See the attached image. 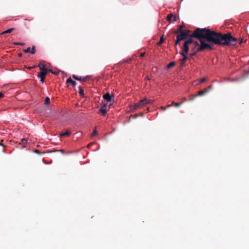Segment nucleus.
Segmentation results:
<instances>
[{
	"label": "nucleus",
	"mask_w": 249,
	"mask_h": 249,
	"mask_svg": "<svg viewBox=\"0 0 249 249\" xmlns=\"http://www.w3.org/2000/svg\"><path fill=\"white\" fill-rule=\"evenodd\" d=\"M206 80V78H205V77L202 78L200 79L199 83H202L205 82Z\"/></svg>",
	"instance_id": "c756f323"
},
{
	"label": "nucleus",
	"mask_w": 249,
	"mask_h": 249,
	"mask_svg": "<svg viewBox=\"0 0 249 249\" xmlns=\"http://www.w3.org/2000/svg\"><path fill=\"white\" fill-rule=\"evenodd\" d=\"M174 17V15L173 14H170L167 16V20L169 21H171L172 18Z\"/></svg>",
	"instance_id": "4be33fe9"
},
{
	"label": "nucleus",
	"mask_w": 249,
	"mask_h": 249,
	"mask_svg": "<svg viewBox=\"0 0 249 249\" xmlns=\"http://www.w3.org/2000/svg\"><path fill=\"white\" fill-rule=\"evenodd\" d=\"M183 27V25H178V26L177 30L175 31V33L177 34H179V33H181L184 32V31H182Z\"/></svg>",
	"instance_id": "1a4fd4ad"
},
{
	"label": "nucleus",
	"mask_w": 249,
	"mask_h": 249,
	"mask_svg": "<svg viewBox=\"0 0 249 249\" xmlns=\"http://www.w3.org/2000/svg\"><path fill=\"white\" fill-rule=\"evenodd\" d=\"M97 134V130H94L93 131L92 134L91 135V137H92L94 136L95 135H96Z\"/></svg>",
	"instance_id": "c85d7f7f"
},
{
	"label": "nucleus",
	"mask_w": 249,
	"mask_h": 249,
	"mask_svg": "<svg viewBox=\"0 0 249 249\" xmlns=\"http://www.w3.org/2000/svg\"><path fill=\"white\" fill-rule=\"evenodd\" d=\"M0 145L2 146V147H3L2 151L4 152V145L2 143H0Z\"/></svg>",
	"instance_id": "4c0bfd02"
},
{
	"label": "nucleus",
	"mask_w": 249,
	"mask_h": 249,
	"mask_svg": "<svg viewBox=\"0 0 249 249\" xmlns=\"http://www.w3.org/2000/svg\"><path fill=\"white\" fill-rule=\"evenodd\" d=\"M145 55V53H142L141 54V57H143Z\"/></svg>",
	"instance_id": "79ce46f5"
},
{
	"label": "nucleus",
	"mask_w": 249,
	"mask_h": 249,
	"mask_svg": "<svg viewBox=\"0 0 249 249\" xmlns=\"http://www.w3.org/2000/svg\"><path fill=\"white\" fill-rule=\"evenodd\" d=\"M72 77L78 81H82V82H85L87 80V79L89 78L88 76L86 77H78L76 75H73Z\"/></svg>",
	"instance_id": "20e7f679"
},
{
	"label": "nucleus",
	"mask_w": 249,
	"mask_h": 249,
	"mask_svg": "<svg viewBox=\"0 0 249 249\" xmlns=\"http://www.w3.org/2000/svg\"><path fill=\"white\" fill-rule=\"evenodd\" d=\"M192 36L197 38L199 42L193 38L186 40L182 48L185 53H188L189 48L191 51L195 52L213 50V46L212 45V43L222 46L235 45L236 40L230 34H223L206 28H197L193 33Z\"/></svg>",
	"instance_id": "f257e3e1"
},
{
	"label": "nucleus",
	"mask_w": 249,
	"mask_h": 249,
	"mask_svg": "<svg viewBox=\"0 0 249 249\" xmlns=\"http://www.w3.org/2000/svg\"><path fill=\"white\" fill-rule=\"evenodd\" d=\"M71 132L70 131H66L65 132L62 133L60 134V137L69 136L71 135Z\"/></svg>",
	"instance_id": "4468645a"
},
{
	"label": "nucleus",
	"mask_w": 249,
	"mask_h": 249,
	"mask_svg": "<svg viewBox=\"0 0 249 249\" xmlns=\"http://www.w3.org/2000/svg\"><path fill=\"white\" fill-rule=\"evenodd\" d=\"M184 33L187 35V38L188 37H190V38H194V37L192 36L193 35V33L191 34V31L190 30H187L185 31H184Z\"/></svg>",
	"instance_id": "ddd939ff"
},
{
	"label": "nucleus",
	"mask_w": 249,
	"mask_h": 249,
	"mask_svg": "<svg viewBox=\"0 0 249 249\" xmlns=\"http://www.w3.org/2000/svg\"><path fill=\"white\" fill-rule=\"evenodd\" d=\"M153 102H154V101H153V100H148V99H147V104H152L153 103Z\"/></svg>",
	"instance_id": "473e14b6"
},
{
	"label": "nucleus",
	"mask_w": 249,
	"mask_h": 249,
	"mask_svg": "<svg viewBox=\"0 0 249 249\" xmlns=\"http://www.w3.org/2000/svg\"><path fill=\"white\" fill-rule=\"evenodd\" d=\"M141 107V106L140 103L139 102V103L135 104L134 105V107H133L134 108L133 109H137V108H138L139 107Z\"/></svg>",
	"instance_id": "5701e85b"
},
{
	"label": "nucleus",
	"mask_w": 249,
	"mask_h": 249,
	"mask_svg": "<svg viewBox=\"0 0 249 249\" xmlns=\"http://www.w3.org/2000/svg\"><path fill=\"white\" fill-rule=\"evenodd\" d=\"M93 144V143H90L88 144V147H89L91 145H92Z\"/></svg>",
	"instance_id": "c03bdc74"
},
{
	"label": "nucleus",
	"mask_w": 249,
	"mask_h": 249,
	"mask_svg": "<svg viewBox=\"0 0 249 249\" xmlns=\"http://www.w3.org/2000/svg\"><path fill=\"white\" fill-rule=\"evenodd\" d=\"M178 34V35L177 36V38L179 39L180 41L187 39V35L184 34V32L179 33Z\"/></svg>",
	"instance_id": "39448f33"
},
{
	"label": "nucleus",
	"mask_w": 249,
	"mask_h": 249,
	"mask_svg": "<svg viewBox=\"0 0 249 249\" xmlns=\"http://www.w3.org/2000/svg\"><path fill=\"white\" fill-rule=\"evenodd\" d=\"M57 151H60L62 153H65V151L64 150H62V149H60V150H57Z\"/></svg>",
	"instance_id": "a19ab883"
},
{
	"label": "nucleus",
	"mask_w": 249,
	"mask_h": 249,
	"mask_svg": "<svg viewBox=\"0 0 249 249\" xmlns=\"http://www.w3.org/2000/svg\"><path fill=\"white\" fill-rule=\"evenodd\" d=\"M180 42V41L179 40V39H178V38H177V39L175 41V45H177L178 44H179V43Z\"/></svg>",
	"instance_id": "2f4dec72"
},
{
	"label": "nucleus",
	"mask_w": 249,
	"mask_h": 249,
	"mask_svg": "<svg viewBox=\"0 0 249 249\" xmlns=\"http://www.w3.org/2000/svg\"><path fill=\"white\" fill-rule=\"evenodd\" d=\"M161 109L162 110L165 111L167 107H161Z\"/></svg>",
	"instance_id": "c9c22d12"
},
{
	"label": "nucleus",
	"mask_w": 249,
	"mask_h": 249,
	"mask_svg": "<svg viewBox=\"0 0 249 249\" xmlns=\"http://www.w3.org/2000/svg\"><path fill=\"white\" fill-rule=\"evenodd\" d=\"M79 93L82 96H84V89L81 87H79Z\"/></svg>",
	"instance_id": "aec40b11"
},
{
	"label": "nucleus",
	"mask_w": 249,
	"mask_h": 249,
	"mask_svg": "<svg viewBox=\"0 0 249 249\" xmlns=\"http://www.w3.org/2000/svg\"><path fill=\"white\" fill-rule=\"evenodd\" d=\"M36 53V47L35 46H33L32 50H31L30 53L34 54Z\"/></svg>",
	"instance_id": "a878e982"
},
{
	"label": "nucleus",
	"mask_w": 249,
	"mask_h": 249,
	"mask_svg": "<svg viewBox=\"0 0 249 249\" xmlns=\"http://www.w3.org/2000/svg\"><path fill=\"white\" fill-rule=\"evenodd\" d=\"M227 34H230V35H231V36L233 38H234L236 39V44H235V45H229V46H235V45H236L238 43V44H241V43L243 42V39H242V38H241V39H240V40H238L236 38H235V37H233V36H232V35H231V33H227Z\"/></svg>",
	"instance_id": "f8f14e48"
},
{
	"label": "nucleus",
	"mask_w": 249,
	"mask_h": 249,
	"mask_svg": "<svg viewBox=\"0 0 249 249\" xmlns=\"http://www.w3.org/2000/svg\"><path fill=\"white\" fill-rule=\"evenodd\" d=\"M21 55H22V54H21V53L18 54V55H19V56H21Z\"/></svg>",
	"instance_id": "8fccbe9b"
},
{
	"label": "nucleus",
	"mask_w": 249,
	"mask_h": 249,
	"mask_svg": "<svg viewBox=\"0 0 249 249\" xmlns=\"http://www.w3.org/2000/svg\"><path fill=\"white\" fill-rule=\"evenodd\" d=\"M198 96V95H197V94H195V95H191L190 96V98H189V100L190 101H193L194 100L196 97Z\"/></svg>",
	"instance_id": "b1692460"
},
{
	"label": "nucleus",
	"mask_w": 249,
	"mask_h": 249,
	"mask_svg": "<svg viewBox=\"0 0 249 249\" xmlns=\"http://www.w3.org/2000/svg\"><path fill=\"white\" fill-rule=\"evenodd\" d=\"M53 72V74H57L56 71H55V72Z\"/></svg>",
	"instance_id": "de8ad7c7"
},
{
	"label": "nucleus",
	"mask_w": 249,
	"mask_h": 249,
	"mask_svg": "<svg viewBox=\"0 0 249 249\" xmlns=\"http://www.w3.org/2000/svg\"><path fill=\"white\" fill-rule=\"evenodd\" d=\"M67 83H71L73 86V87H75L76 85V82L72 80L71 77H69L67 80Z\"/></svg>",
	"instance_id": "9b49d317"
},
{
	"label": "nucleus",
	"mask_w": 249,
	"mask_h": 249,
	"mask_svg": "<svg viewBox=\"0 0 249 249\" xmlns=\"http://www.w3.org/2000/svg\"><path fill=\"white\" fill-rule=\"evenodd\" d=\"M129 61H130V59H129V60H127L126 61V62H128Z\"/></svg>",
	"instance_id": "3c124183"
},
{
	"label": "nucleus",
	"mask_w": 249,
	"mask_h": 249,
	"mask_svg": "<svg viewBox=\"0 0 249 249\" xmlns=\"http://www.w3.org/2000/svg\"><path fill=\"white\" fill-rule=\"evenodd\" d=\"M15 30V28H10V29H9L4 32H3L1 34H8V33H11L12 31H13L14 30Z\"/></svg>",
	"instance_id": "f3484780"
},
{
	"label": "nucleus",
	"mask_w": 249,
	"mask_h": 249,
	"mask_svg": "<svg viewBox=\"0 0 249 249\" xmlns=\"http://www.w3.org/2000/svg\"><path fill=\"white\" fill-rule=\"evenodd\" d=\"M212 85H210L208 86V88H205L203 90H199L198 92L197 95H198V96H203L205 95L206 93H207L210 90L212 89Z\"/></svg>",
	"instance_id": "f03ea898"
},
{
	"label": "nucleus",
	"mask_w": 249,
	"mask_h": 249,
	"mask_svg": "<svg viewBox=\"0 0 249 249\" xmlns=\"http://www.w3.org/2000/svg\"><path fill=\"white\" fill-rule=\"evenodd\" d=\"M23 52L25 53H30V52H31V49H30V48H27L26 49H24L23 50Z\"/></svg>",
	"instance_id": "cd10ccee"
},
{
	"label": "nucleus",
	"mask_w": 249,
	"mask_h": 249,
	"mask_svg": "<svg viewBox=\"0 0 249 249\" xmlns=\"http://www.w3.org/2000/svg\"><path fill=\"white\" fill-rule=\"evenodd\" d=\"M14 44L16 45H21V46H23V45H24V43H18V42H15V43H14Z\"/></svg>",
	"instance_id": "7c9ffc66"
},
{
	"label": "nucleus",
	"mask_w": 249,
	"mask_h": 249,
	"mask_svg": "<svg viewBox=\"0 0 249 249\" xmlns=\"http://www.w3.org/2000/svg\"><path fill=\"white\" fill-rule=\"evenodd\" d=\"M53 72V74H57L56 71H55V72Z\"/></svg>",
	"instance_id": "09e8293b"
},
{
	"label": "nucleus",
	"mask_w": 249,
	"mask_h": 249,
	"mask_svg": "<svg viewBox=\"0 0 249 249\" xmlns=\"http://www.w3.org/2000/svg\"><path fill=\"white\" fill-rule=\"evenodd\" d=\"M38 67L39 68L40 70L42 71H48L47 69L46 68V65L43 63H40L39 65H38Z\"/></svg>",
	"instance_id": "9d476101"
},
{
	"label": "nucleus",
	"mask_w": 249,
	"mask_h": 249,
	"mask_svg": "<svg viewBox=\"0 0 249 249\" xmlns=\"http://www.w3.org/2000/svg\"><path fill=\"white\" fill-rule=\"evenodd\" d=\"M192 52H193L192 53H190L189 54V55L191 57L195 56L196 55L197 53L198 52H195V51H192Z\"/></svg>",
	"instance_id": "bb28decb"
},
{
	"label": "nucleus",
	"mask_w": 249,
	"mask_h": 249,
	"mask_svg": "<svg viewBox=\"0 0 249 249\" xmlns=\"http://www.w3.org/2000/svg\"><path fill=\"white\" fill-rule=\"evenodd\" d=\"M113 96H111L109 93H107L103 95V98L107 101L108 102L112 101V99L113 98Z\"/></svg>",
	"instance_id": "423d86ee"
},
{
	"label": "nucleus",
	"mask_w": 249,
	"mask_h": 249,
	"mask_svg": "<svg viewBox=\"0 0 249 249\" xmlns=\"http://www.w3.org/2000/svg\"><path fill=\"white\" fill-rule=\"evenodd\" d=\"M3 97H4L3 94L1 92H0V99L2 98Z\"/></svg>",
	"instance_id": "58836bf2"
},
{
	"label": "nucleus",
	"mask_w": 249,
	"mask_h": 249,
	"mask_svg": "<svg viewBox=\"0 0 249 249\" xmlns=\"http://www.w3.org/2000/svg\"><path fill=\"white\" fill-rule=\"evenodd\" d=\"M146 78L147 80H150V78L148 77H146Z\"/></svg>",
	"instance_id": "49530a36"
},
{
	"label": "nucleus",
	"mask_w": 249,
	"mask_h": 249,
	"mask_svg": "<svg viewBox=\"0 0 249 249\" xmlns=\"http://www.w3.org/2000/svg\"><path fill=\"white\" fill-rule=\"evenodd\" d=\"M172 106V104H171V105H168L166 107H167V108H168V107H171Z\"/></svg>",
	"instance_id": "37998d69"
},
{
	"label": "nucleus",
	"mask_w": 249,
	"mask_h": 249,
	"mask_svg": "<svg viewBox=\"0 0 249 249\" xmlns=\"http://www.w3.org/2000/svg\"><path fill=\"white\" fill-rule=\"evenodd\" d=\"M186 53L185 52L183 51V50H182V51L180 53V54L183 56V58L180 59V65L181 66H183L188 59L187 56L186 55Z\"/></svg>",
	"instance_id": "7ed1b4c3"
},
{
	"label": "nucleus",
	"mask_w": 249,
	"mask_h": 249,
	"mask_svg": "<svg viewBox=\"0 0 249 249\" xmlns=\"http://www.w3.org/2000/svg\"><path fill=\"white\" fill-rule=\"evenodd\" d=\"M164 41V38L163 37V36H162L160 38V41L157 43V45L158 46H160V45L162 44V43Z\"/></svg>",
	"instance_id": "a211bd4d"
},
{
	"label": "nucleus",
	"mask_w": 249,
	"mask_h": 249,
	"mask_svg": "<svg viewBox=\"0 0 249 249\" xmlns=\"http://www.w3.org/2000/svg\"><path fill=\"white\" fill-rule=\"evenodd\" d=\"M182 104V102L176 103L174 101L172 102V106H174L176 107H179Z\"/></svg>",
	"instance_id": "412c9836"
},
{
	"label": "nucleus",
	"mask_w": 249,
	"mask_h": 249,
	"mask_svg": "<svg viewBox=\"0 0 249 249\" xmlns=\"http://www.w3.org/2000/svg\"><path fill=\"white\" fill-rule=\"evenodd\" d=\"M21 143H19V144H22V147H25L27 143V140L26 139H22L21 140Z\"/></svg>",
	"instance_id": "dca6fc26"
},
{
	"label": "nucleus",
	"mask_w": 249,
	"mask_h": 249,
	"mask_svg": "<svg viewBox=\"0 0 249 249\" xmlns=\"http://www.w3.org/2000/svg\"><path fill=\"white\" fill-rule=\"evenodd\" d=\"M157 68L156 67L153 68V69H152L153 71H157Z\"/></svg>",
	"instance_id": "ea45409f"
},
{
	"label": "nucleus",
	"mask_w": 249,
	"mask_h": 249,
	"mask_svg": "<svg viewBox=\"0 0 249 249\" xmlns=\"http://www.w3.org/2000/svg\"><path fill=\"white\" fill-rule=\"evenodd\" d=\"M48 71H41L40 72H38L37 73V77H45L46 74H47Z\"/></svg>",
	"instance_id": "6e6552de"
},
{
	"label": "nucleus",
	"mask_w": 249,
	"mask_h": 249,
	"mask_svg": "<svg viewBox=\"0 0 249 249\" xmlns=\"http://www.w3.org/2000/svg\"><path fill=\"white\" fill-rule=\"evenodd\" d=\"M107 105L104 104L101 107V108L99 109V111L102 113V115L103 116H105L107 114Z\"/></svg>",
	"instance_id": "0eeeda50"
},
{
	"label": "nucleus",
	"mask_w": 249,
	"mask_h": 249,
	"mask_svg": "<svg viewBox=\"0 0 249 249\" xmlns=\"http://www.w3.org/2000/svg\"><path fill=\"white\" fill-rule=\"evenodd\" d=\"M187 101V99L186 98H183L182 99V101L181 102H182V103L184 102H186Z\"/></svg>",
	"instance_id": "e433bc0d"
},
{
	"label": "nucleus",
	"mask_w": 249,
	"mask_h": 249,
	"mask_svg": "<svg viewBox=\"0 0 249 249\" xmlns=\"http://www.w3.org/2000/svg\"><path fill=\"white\" fill-rule=\"evenodd\" d=\"M175 62L173 61V62H171L170 63H169L167 65V69H170L171 68V67L174 66L175 65Z\"/></svg>",
	"instance_id": "6ab92c4d"
},
{
	"label": "nucleus",
	"mask_w": 249,
	"mask_h": 249,
	"mask_svg": "<svg viewBox=\"0 0 249 249\" xmlns=\"http://www.w3.org/2000/svg\"><path fill=\"white\" fill-rule=\"evenodd\" d=\"M147 99H146V98L141 100V101L140 102V103L141 106V107H143V106H144L146 104H147Z\"/></svg>",
	"instance_id": "2eb2a0df"
},
{
	"label": "nucleus",
	"mask_w": 249,
	"mask_h": 249,
	"mask_svg": "<svg viewBox=\"0 0 249 249\" xmlns=\"http://www.w3.org/2000/svg\"><path fill=\"white\" fill-rule=\"evenodd\" d=\"M50 98L48 97H46L45 99V101H44V104L46 105H48L50 104Z\"/></svg>",
	"instance_id": "393cba45"
},
{
	"label": "nucleus",
	"mask_w": 249,
	"mask_h": 249,
	"mask_svg": "<svg viewBox=\"0 0 249 249\" xmlns=\"http://www.w3.org/2000/svg\"><path fill=\"white\" fill-rule=\"evenodd\" d=\"M34 152L37 154H40L41 152L38 150H35Z\"/></svg>",
	"instance_id": "f704fd0d"
},
{
	"label": "nucleus",
	"mask_w": 249,
	"mask_h": 249,
	"mask_svg": "<svg viewBox=\"0 0 249 249\" xmlns=\"http://www.w3.org/2000/svg\"><path fill=\"white\" fill-rule=\"evenodd\" d=\"M40 82L41 83H44L45 81V77H40Z\"/></svg>",
	"instance_id": "72a5a7b5"
},
{
	"label": "nucleus",
	"mask_w": 249,
	"mask_h": 249,
	"mask_svg": "<svg viewBox=\"0 0 249 249\" xmlns=\"http://www.w3.org/2000/svg\"><path fill=\"white\" fill-rule=\"evenodd\" d=\"M173 18H174V21H176V17L175 16H174Z\"/></svg>",
	"instance_id": "a18cd8bd"
}]
</instances>
